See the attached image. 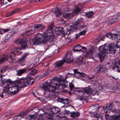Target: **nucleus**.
Wrapping results in <instances>:
<instances>
[{
	"label": "nucleus",
	"instance_id": "nucleus-64",
	"mask_svg": "<svg viewBox=\"0 0 120 120\" xmlns=\"http://www.w3.org/2000/svg\"><path fill=\"white\" fill-rule=\"evenodd\" d=\"M37 120H45L42 117H39L38 118Z\"/></svg>",
	"mask_w": 120,
	"mask_h": 120
},
{
	"label": "nucleus",
	"instance_id": "nucleus-8",
	"mask_svg": "<svg viewBox=\"0 0 120 120\" xmlns=\"http://www.w3.org/2000/svg\"><path fill=\"white\" fill-rule=\"evenodd\" d=\"M79 24L77 23L76 24V22H75L73 25L71 26L70 27V30H68L65 33V36L68 38L70 34V31L72 32H74L76 31L78 28H79V27L78 26Z\"/></svg>",
	"mask_w": 120,
	"mask_h": 120
},
{
	"label": "nucleus",
	"instance_id": "nucleus-60",
	"mask_svg": "<svg viewBox=\"0 0 120 120\" xmlns=\"http://www.w3.org/2000/svg\"><path fill=\"white\" fill-rule=\"evenodd\" d=\"M4 29H1L0 30V34H3L4 33Z\"/></svg>",
	"mask_w": 120,
	"mask_h": 120
},
{
	"label": "nucleus",
	"instance_id": "nucleus-32",
	"mask_svg": "<svg viewBox=\"0 0 120 120\" xmlns=\"http://www.w3.org/2000/svg\"><path fill=\"white\" fill-rule=\"evenodd\" d=\"M35 32V30H31L28 31L26 32L24 34V36L27 35L32 34Z\"/></svg>",
	"mask_w": 120,
	"mask_h": 120
},
{
	"label": "nucleus",
	"instance_id": "nucleus-61",
	"mask_svg": "<svg viewBox=\"0 0 120 120\" xmlns=\"http://www.w3.org/2000/svg\"><path fill=\"white\" fill-rule=\"evenodd\" d=\"M116 31L119 34H120V27H119L116 30Z\"/></svg>",
	"mask_w": 120,
	"mask_h": 120
},
{
	"label": "nucleus",
	"instance_id": "nucleus-50",
	"mask_svg": "<svg viewBox=\"0 0 120 120\" xmlns=\"http://www.w3.org/2000/svg\"><path fill=\"white\" fill-rule=\"evenodd\" d=\"M115 45L116 46V47L117 48H120V39L118 40L116 42V44Z\"/></svg>",
	"mask_w": 120,
	"mask_h": 120
},
{
	"label": "nucleus",
	"instance_id": "nucleus-26",
	"mask_svg": "<svg viewBox=\"0 0 120 120\" xmlns=\"http://www.w3.org/2000/svg\"><path fill=\"white\" fill-rule=\"evenodd\" d=\"M77 62L79 64H81L82 63H85L86 60L83 57L80 56L77 58Z\"/></svg>",
	"mask_w": 120,
	"mask_h": 120
},
{
	"label": "nucleus",
	"instance_id": "nucleus-52",
	"mask_svg": "<svg viewBox=\"0 0 120 120\" xmlns=\"http://www.w3.org/2000/svg\"><path fill=\"white\" fill-rule=\"evenodd\" d=\"M106 64V66L108 67V68H110L112 65V63L111 62H108Z\"/></svg>",
	"mask_w": 120,
	"mask_h": 120
},
{
	"label": "nucleus",
	"instance_id": "nucleus-7",
	"mask_svg": "<svg viewBox=\"0 0 120 120\" xmlns=\"http://www.w3.org/2000/svg\"><path fill=\"white\" fill-rule=\"evenodd\" d=\"M112 112L114 114L112 115V120H120V110L115 108L112 109Z\"/></svg>",
	"mask_w": 120,
	"mask_h": 120
},
{
	"label": "nucleus",
	"instance_id": "nucleus-9",
	"mask_svg": "<svg viewBox=\"0 0 120 120\" xmlns=\"http://www.w3.org/2000/svg\"><path fill=\"white\" fill-rule=\"evenodd\" d=\"M15 42L16 45L20 44L21 48L23 49H24L26 47L27 41L25 39H19L15 41Z\"/></svg>",
	"mask_w": 120,
	"mask_h": 120
},
{
	"label": "nucleus",
	"instance_id": "nucleus-24",
	"mask_svg": "<svg viewBox=\"0 0 120 120\" xmlns=\"http://www.w3.org/2000/svg\"><path fill=\"white\" fill-rule=\"evenodd\" d=\"M45 26L42 24H36L34 25V29L39 30H41L44 28Z\"/></svg>",
	"mask_w": 120,
	"mask_h": 120
},
{
	"label": "nucleus",
	"instance_id": "nucleus-55",
	"mask_svg": "<svg viewBox=\"0 0 120 120\" xmlns=\"http://www.w3.org/2000/svg\"><path fill=\"white\" fill-rule=\"evenodd\" d=\"M28 52H26L24 53L21 58L25 59L26 56L28 55Z\"/></svg>",
	"mask_w": 120,
	"mask_h": 120
},
{
	"label": "nucleus",
	"instance_id": "nucleus-36",
	"mask_svg": "<svg viewBox=\"0 0 120 120\" xmlns=\"http://www.w3.org/2000/svg\"><path fill=\"white\" fill-rule=\"evenodd\" d=\"M79 115V113L77 112H72L70 115L71 117L75 118V117H78Z\"/></svg>",
	"mask_w": 120,
	"mask_h": 120
},
{
	"label": "nucleus",
	"instance_id": "nucleus-49",
	"mask_svg": "<svg viewBox=\"0 0 120 120\" xmlns=\"http://www.w3.org/2000/svg\"><path fill=\"white\" fill-rule=\"evenodd\" d=\"M53 117V116L52 113L49 115L48 116V120H52Z\"/></svg>",
	"mask_w": 120,
	"mask_h": 120
},
{
	"label": "nucleus",
	"instance_id": "nucleus-12",
	"mask_svg": "<svg viewBox=\"0 0 120 120\" xmlns=\"http://www.w3.org/2000/svg\"><path fill=\"white\" fill-rule=\"evenodd\" d=\"M116 47V46L115 45H113L112 44L109 45L107 48V51L106 52L107 54L110 53H114L115 52Z\"/></svg>",
	"mask_w": 120,
	"mask_h": 120
},
{
	"label": "nucleus",
	"instance_id": "nucleus-21",
	"mask_svg": "<svg viewBox=\"0 0 120 120\" xmlns=\"http://www.w3.org/2000/svg\"><path fill=\"white\" fill-rule=\"evenodd\" d=\"M54 30L56 34H57L60 35L62 34L64 31L62 27H56L55 28Z\"/></svg>",
	"mask_w": 120,
	"mask_h": 120
},
{
	"label": "nucleus",
	"instance_id": "nucleus-59",
	"mask_svg": "<svg viewBox=\"0 0 120 120\" xmlns=\"http://www.w3.org/2000/svg\"><path fill=\"white\" fill-rule=\"evenodd\" d=\"M94 14L93 13V11H90L87 14V13L86 14V15H93V14Z\"/></svg>",
	"mask_w": 120,
	"mask_h": 120
},
{
	"label": "nucleus",
	"instance_id": "nucleus-22",
	"mask_svg": "<svg viewBox=\"0 0 120 120\" xmlns=\"http://www.w3.org/2000/svg\"><path fill=\"white\" fill-rule=\"evenodd\" d=\"M112 106L111 104L107 105L103 107L104 111L106 112H109L112 110Z\"/></svg>",
	"mask_w": 120,
	"mask_h": 120
},
{
	"label": "nucleus",
	"instance_id": "nucleus-29",
	"mask_svg": "<svg viewBox=\"0 0 120 120\" xmlns=\"http://www.w3.org/2000/svg\"><path fill=\"white\" fill-rule=\"evenodd\" d=\"M27 68H25L19 70L17 72V75L20 76L24 73L26 71Z\"/></svg>",
	"mask_w": 120,
	"mask_h": 120
},
{
	"label": "nucleus",
	"instance_id": "nucleus-4",
	"mask_svg": "<svg viewBox=\"0 0 120 120\" xmlns=\"http://www.w3.org/2000/svg\"><path fill=\"white\" fill-rule=\"evenodd\" d=\"M11 55H4L0 58V64L4 62L6 60H8L9 63H13L15 61V59L11 57L13 55H18L20 54L22 52L21 49L19 48H14L11 50Z\"/></svg>",
	"mask_w": 120,
	"mask_h": 120
},
{
	"label": "nucleus",
	"instance_id": "nucleus-6",
	"mask_svg": "<svg viewBox=\"0 0 120 120\" xmlns=\"http://www.w3.org/2000/svg\"><path fill=\"white\" fill-rule=\"evenodd\" d=\"M107 48V46H106V44H105L104 45H102L99 47V50L100 52L98 54V55L101 59H102L106 56L107 53L106 52L107 51L106 50Z\"/></svg>",
	"mask_w": 120,
	"mask_h": 120
},
{
	"label": "nucleus",
	"instance_id": "nucleus-42",
	"mask_svg": "<svg viewBox=\"0 0 120 120\" xmlns=\"http://www.w3.org/2000/svg\"><path fill=\"white\" fill-rule=\"evenodd\" d=\"M7 69V68L6 67L4 66L0 70V74L5 72Z\"/></svg>",
	"mask_w": 120,
	"mask_h": 120
},
{
	"label": "nucleus",
	"instance_id": "nucleus-3",
	"mask_svg": "<svg viewBox=\"0 0 120 120\" xmlns=\"http://www.w3.org/2000/svg\"><path fill=\"white\" fill-rule=\"evenodd\" d=\"M54 38L52 34L44 36L42 34L38 33L36 35L35 38L30 40L29 42L32 45H37L46 42L49 43L53 41Z\"/></svg>",
	"mask_w": 120,
	"mask_h": 120
},
{
	"label": "nucleus",
	"instance_id": "nucleus-51",
	"mask_svg": "<svg viewBox=\"0 0 120 120\" xmlns=\"http://www.w3.org/2000/svg\"><path fill=\"white\" fill-rule=\"evenodd\" d=\"M34 67L33 64H32L29 66L27 68V69L28 71H30V70L32 69Z\"/></svg>",
	"mask_w": 120,
	"mask_h": 120
},
{
	"label": "nucleus",
	"instance_id": "nucleus-10",
	"mask_svg": "<svg viewBox=\"0 0 120 120\" xmlns=\"http://www.w3.org/2000/svg\"><path fill=\"white\" fill-rule=\"evenodd\" d=\"M73 59L71 53L69 52H67L66 55L64 58L63 60L64 61V62L70 63L72 62Z\"/></svg>",
	"mask_w": 120,
	"mask_h": 120
},
{
	"label": "nucleus",
	"instance_id": "nucleus-30",
	"mask_svg": "<svg viewBox=\"0 0 120 120\" xmlns=\"http://www.w3.org/2000/svg\"><path fill=\"white\" fill-rule=\"evenodd\" d=\"M100 71L101 72L106 73L108 71V69L105 66L103 65L100 66Z\"/></svg>",
	"mask_w": 120,
	"mask_h": 120
},
{
	"label": "nucleus",
	"instance_id": "nucleus-46",
	"mask_svg": "<svg viewBox=\"0 0 120 120\" xmlns=\"http://www.w3.org/2000/svg\"><path fill=\"white\" fill-rule=\"evenodd\" d=\"M91 108H94V109H95L98 110L99 109L100 107H99V106L98 104H96L94 105H92L90 106Z\"/></svg>",
	"mask_w": 120,
	"mask_h": 120
},
{
	"label": "nucleus",
	"instance_id": "nucleus-43",
	"mask_svg": "<svg viewBox=\"0 0 120 120\" xmlns=\"http://www.w3.org/2000/svg\"><path fill=\"white\" fill-rule=\"evenodd\" d=\"M19 10V9H17L12 11L10 12L9 13V15H12L13 14H15V13L18 12Z\"/></svg>",
	"mask_w": 120,
	"mask_h": 120
},
{
	"label": "nucleus",
	"instance_id": "nucleus-15",
	"mask_svg": "<svg viewBox=\"0 0 120 120\" xmlns=\"http://www.w3.org/2000/svg\"><path fill=\"white\" fill-rule=\"evenodd\" d=\"M106 36L108 38L113 40H117L119 36L118 34H114L112 33H109L106 34Z\"/></svg>",
	"mask_w": 120,
	"mask_h": 120
},
{
	"label": "nucleus",
	"instance_id": "nucleus-33",
	"mask_svg": "<svg viewBox=\"0 0 120 120\" xmlns=\"http://www.w3.org/2000/svg\"><path fill=\"white\" fill-rule=\"evenodd\" d=\"M53 53L55 54L57 53L59 51V48L56 45H54L52 47Z\"/></svg>",
	"mask_w": 120,
	"mask_h": 120
},
{
	"label": "nucleus",
	"instance_id": "nucleus-13",
	"mask_svg": "<svg viewBox=\"0 0 120 120\" xmlns=\"http://www.w3.org/2000/svg\"><path fill=\"white\" fill-rule=\"evenodd\" d=\"M64 63V61L63 60L56 62L54 70L55 71H57L60 70V68H61L62 66Z\"/></svg>",
	"mask_w": 120,
	"mask_h": 120
},
{
	"label": "nucleus",
	"instance_id": "nucleus-25",
	"mask_svg": "<svg viewBox=\"0 0 120 120\" xmlns=\"http://www.w3.org/2000/svg\"><path fill=\"white\" fill-rule=\"evenodd\" d=\"M118 63H116L112 68L113 70H115L116 69H117V71L118 72H120V60L118 61Z\"/></svg>",
	"mask_w": 120,
	"mask_h": 120
},
{
	"label": "nucleus",
	"instance_id": "nucleus-31",
	"mask_svg": "<svg viewBox=\"0 0 120 120\" xmlns=\"http://www.w3.org/2000/svg\"><path fill=\"white\" fill-rule=\"evenodd\" d=\"M70 88L71 90L72 91L73 90L74 91H76L75 90H77V89H78L80 88H75L74 87V85L72 83H70L69 85Z\"/></svg>",
	"mask_w": 120,
	"mask_h": 120
},
{
	"label": "nucleus",
	"instance_id": "nucleus-40",
	"mask_svg": "<svg viewBox=\"0 0 120 120\" xmlns=\"http://www.w3.org/2000/svg\"><path fill=\"white\" fill-rule=\"evenodd\" d=\"M64 117V116L60 115H58L57 117L55 118L53 120H62V118H63Z\"/></svg>",
	"mask_w": 120,
	"mask_h": 120
},
{
	"label": "nucleus",
	"instance_id": "nucleus-28",
	"mask_svg": "<svg viewBox=\"0 0 120 120\" xmlns=\"http://www.w3.org/2000/svg\"><path fill=\"white\" fill-rule=\"evenodd\" d=\"M104 37V36L103 34L101 35L98 39H96L95 40L94 42L95 44H98L100 42V40L104 41V40L103 39Z\"/></svg>",
	"mask_w": 120,
	"mask_h": 120
},
{
	"label": "nucleus",
	"instance_id": "nucleus-17",
	"mask_svg": "<svg viewBox=\"0 0 120 120\" xmlns=\"http://www.w3.org/2000/svg\"><path fill=\"white\" fill-rule=\"evenodd\" d=\"M81 90H78L77 89V90H75L76 91H77L79 94V99L80 100H82L85 97H86V96L85 95V93L84 91L82 90V88Z\"/></svg>",
	"mask_w": 120,
	"mask_h": 120
},
{
	"label": "nucleus",
	"instance_id": "nucleus-58",
	"mask_svg": "<svg viewBox=\"0 0 120 120\" xmlns=\"http://www.w3.org/2000/svg\"><path fill=\"white\" fill-rule=\"evenodd\" d=\"M79 34H77L75 35V37H74V39H77L79 37L80 35Z\"/></svg>",
	"mask_w": 120,
	"mask_h": 120
},
{
	"label": "nucleus",
	"instance_id": "nucleus-57",
	"mask_svg": "<svg viewBox=\"0 0 120 120\" xmlns=\"http://www.w3.org/2000/svg\"><path fill=\"white\" fill-rule=\"evenodd\" d=\"M9 33H10L11 34V36L12 35L14 34L15 33V32L14 30H12Z\"/></svg>",
	"mask_w": 120,
	"mask_h": 120
},
{
	"label": "nucleus",
	"instance_id": "nucleus-35",
	"mask_svg": "<svg viewBox=\"0 0 120 120\" xmlns=\"http://www.w3.org/2000/svg\"><path fill=\"white\" fill-rule=\"evenodd\" d=\"M80 9L78 7H76L75 9L72 12L73 15H75V14H78L80 12Z\"/></svg>",
	"mask_w": 120,
	"mask_h": 120
},
{
	"label": "nucleus",
	"instance_id": "nucleus-2",
	"mask_svg": "<svg viewBox=\"0 0 120 120\" xmlns=\"http://www.w3.org/2000/svg\"><path fill=\"white\" fill-rule=\"evenodd\" d=\"M34 78L29 75H27L24 80H17L14 83L11 84L10 80L4 81L3 83L8 87V90L11 94L14 95L18 91L19 88H22L24 86H27L28 85H31L34 82Z\"/></svg>",
	"mask_w": 120,
	"mask_h": 120
},
{
	"label": "nucleus",
	"instance_id": "nucleus-5",
	"mask_svg": "<svg viewBox=\"0 0 120 120\" xmlns=\"http://www.w3.org/2000/svg\"><path fill=\"white\" fill-rule=\"evenodd\" d=\"M86 50V48L85 47L79 45L75 46L73 49V50L75 52L81 51L84 52L83 54L86 57H92L93 52V51L90 50L89 51L87 52Z\"/></svg>",
	"mask_w": 120,
	"mask_h": 120
},
{
	"label": "nucleus",
	"instance_id": "nucleus-41",
	"mask_svg": "<svg viewBox=\"0 0 120 120\" xmlns=\"http://www.w3.org/2000/svg\"><path fill=\"white\" fill-rule=\"evenodd\" d=\"M106 120H112V115L110 116L107 114L105 115Z\"/></svg>",
	"mask_w": 120,
	"mask_h": 120
},
{
	"label": "nucleus",
	"instance_id": "nucleus-39",
	"mask_svg": "<svg viewBox=\"0 0 120 120\" xmlns=\"http://www.w3.org/2000/svg\"><path fill=\"white\" fill-rule=\"evenodd\" d=\"M11 34L10 33H8L6 36L4 40V42H7L11 38Z\"/></svg>",
	"mask_w": 120,
	"mask_h": 120
},
{
	"label": "nucleus",
	"instance_id": "nucleus-62",
	"mask_svg": "<svg viewBox=\"0 0 120 120\" xmlns=\"http://www.w3.org/2000/svg\"><path fill=\"white\" fill-rule=\"evenodd\" d=\"M47 65H49V63H46L44 65H43V66H44L45 67H46L47 66Z\"/></svg>",
	"mask_w": 120,
	"mask_h": 120
},
{
	"label": "nucleus",
	"instance_id": "nucleus-56",
	"mask_svg": "<svg viewBox=\"0 0 120 120\" xmlns=\"http://www.w3.org/2000/svg\"><path fill=\"white\" fill-rule=\"evenodd\" d=\"M86 31L85 30H83L79 33L80 35H84L85 34Z\"/></svg>",
	"mask_w": 120,
	"mask_h": 120
},
{
	"label": "nucleus",
	"instance_id": "nucleus-37",
	"mask_svg": "<svg viewBox=\"0 0 120 120\" xmlns=\"http://www.w3.org/2000/svg\"><path fill=\"white\" fill-rule=\"evenodd\" d=\"M19 62L21 66H23L25 65V59L21 58L19 60Z\"/></svg>",
	"mask_w": 120,
	"mask_h": 120
},
{
	"label": "nucleus",
	"instance_id": "nucleus-16",
	"mask_svg": "<svg viewBox=\"0 0 120 120\" xmlns=\"http://www.w3.org/2000/svg\"><path fill=\"white\" fill-rule=\"evenodd\" d=\"M68 100V98L64 99L59 97L57 99V101L61 102L64 104L65 106H64L65 107H67L69 104Z\"/></svg>",
	"mask_w": 120,
	"mask_h": 120
},
{
	"label": "nucleus",
	"instance_id": "nucleus-45",
	"mask_svg": "<svg viewBox=\"0 0 120 120\" xmlns=\"http://www.w3.org/2000/svg\"><path fill=\"white\" fill-rule=\"evenodd\" d=\"M37 72V70L36 69H32L30 72V74L32 75L35 74Z\"/></svg>",
	"mask_w": 120,
	"mask_h": 120
},
{
	"label": "nucleus",
	"instance_id": "nucleus-63",
	"mask_svg": "<svg viewBox=\"0 0 120 120\" xmlns=\"http://www.w3.org/2000/svg\"><path fill=\"white\" fill-rule=\"evenodd\" d=\"M53 24L52 23H51L50 25H48V27H51L52 28V27H53Z\"/></svg>",
	"mask_w": 120,
	"mask_h": 120
},
{
	"label": "nucleus",
	"instance_id": "nucleus-1",
	"mask_svg": "<svg viewBox=\"0 0 120 120\" xmlns=\"http://www.w3.org/2000/svg\"><path fill=\"white\" fill-rule=\"evenodd\" d=\"M64 79L62 76L59 78L54 77L50 80V83L48 82H46L40 86V88L42 90H47L50 93V97L53 98L57 97L59 93L56 91V90L59 89L60 86L64 88L68 85V82L67 81L64 80Z\"/></svg>",
	"mask_w": 120,
	"mask_h": 120
},
{
	"label": "nucleus",
	"instance_id": "nucleus-23",
	"mask_svg": "<svg viewBox=\"0 0 120 120\" xmlns=\"http://www.w3.org/2000/svg\"><path fill=\"white\" fill-rule=\"evenodd\" d=\"M34 110V111L35 112V113H37L38 112V111H39L40 112H41L42 111H43V113H41V114H46L47 113V112H44V110H39L38 108L37 107H36L34 108L33 109H27L26 111L27 112H30L31 111V110Z\"/></svg>",
	"mask_w": 120,
	"mask_h": 120
},
{
	"label": "nucleus",
	"instance_id": "nucleus-44",
	"mask_svg": "<svg viewBox=\"0 0 120 120\" xmlns=\"http://www.w3.org/2000/svg\"><path fill=\"white\" fill-rule=\"evenodd\" d=\"M26 111H23L20 113L19 115H18L17 116V117L18 116H21V117H23L24 116H25L26 115V112H27L26 111Z\"/></svg>",
	"mask_w": 120,
	"mask_h": 120
},
{
	"label": "nucleus",
	"instance_id": "nucleus-34",
	"mask_svg": "<svg viewBox=\"0 0 120 120\" xmlns=\"http://www.w3.org/2000/svg\"><path fill=\"white\" fill-rule=\"evenodd\" d=\"M94 118H97V120H102L103 117L102 116L100 115L99 114L96 113L94 115Z\"/></svg>",
	"mask_w": 120,
	"mask_h": 120
},
{
	"label": "nucleus",
	"instance_id": "nucleus-38",
	"mask_svg": "<svg viewBox=\"0 0 120 120\" xmlns=\"http://www.w3.org/2000/svg\"><path fill=\"white\" fill-rule=\"evenodd\" d=\"M93 71L95 73H99L101 72L100 71V66H98Z\"/></svg>",
	"mask_w": 120,
	"mask_h": 120
},
{
	"label": "nucleus",
	"instance_id": "nucleus-19",
	"mask_svg": "<svg viewBox=\"0 0 120 120\" xmlns=\"http://www.w3.org/2000/svg\"><path fill=\"white\" fill-rule=\"evenodd\" d=\"M82 90L84 91L85 94L86 93L90 95L93 93L94 90L88 87L82 88Z\"/></svg>",
	"mask_w": 120,
	"mask_h": 120
},
{
	"label": "nucleus",
	"instance_id": "nucleus-20",
	"mask_svg": "<svg viewBox=\"0 0 120 120\" xmlns=\"http://www.w3.org/2000/svg\"><path fill=\"white\" fill-rule=\"evenodd\" d=\"M49 110L53 113L56 114L60 111V109L58 107L53 106L50 108Z\"/></svg>",
	"mask_w": 120,
	"mask_h": 120
},
{
	"label": "nucleus",
	"instance_id": "nucleus-14",
	"mask_svg": "<svg viewBox=\"0 0 120 120\" xmlns=\"http://www.w3.org/2000/svg\"><path fill=\"white\" fill-rule=\"evenodd\" d=\"M66 12V11H64L63 13V15H69L68 13L65 12ZM49 14H56V15H62V14L61 13L60 11L57 8L53 9L52 11Z\"/></svg>",
	"mask_w": 120,
	"mask_h": 120
},
{
	"label": "nucleus",
	"instance_id": "nucleus-48",
	"mask_svg": "<svg viewBox=\"0 0 120 120\" xmlns=\"http://www.w3.org/2000/svg\"><path fill=\"white\" fill-rule=\"evenodd\" d=\"M88 28V26L86 25L81 26H80V27H79V28L81 29H82L84 30H85L86 31Z\"/></svg>",
	"mask_w": 120,
	"mask_h": 120
},
{
	"label": "nucleus",
	"instance_id": "nucleus-11",
	"mask_svg": "<svg viewBox=\"0 0 120 120\" xmlns=\"http://www.w3.org/2000/svg\"><path fill=\"white\" fill-rule=\"evenodd\" d=\"M4 81H2L1 83L4 87L3 91L0 94V96L1 97H3L4 96H7L9 94H11L10 92L8 90V87L6 85L3 83Z\"/></svg>",
	"mask_w": 120,
	"mask_h": 120
},
{
	"label": "nucleus",
	"instance_id": "nucleus-18",
	"mask_svg": "<svg viewBox=\"0 0 120 120\" xmlns=\"http://www.w3.org/2000/svg\"><path fill=\"white\" fill-rule=\"evenodd\" d=\"M74 72L75 77L77 78H79L81 77H84L86 76L85 74L78 71L76 69L74 70Z\"/></svg>",
	"mask_w": 120,
	"mask_h": 120
},
{
	"label": "nucleus",
	"instance_id": "nucleus-53",
	"mask_svg": "<svg viewBox=\"0 0 120 120\" xmlns=\"http://www.w3.org/2000/svg\"><path fill=\"white\" fill-rule=\"evenodd\" d=\"M52 28L51 27H48V28L47 29V30H46V32H47V33H51V32L52 31Z\"/></svg>",
	"mask_w": 120,
	"mask_h": 120
},
{
	"label": "nucleus",
	"instance_id": "nucleus-27",
	"mask_svg": "<svg viewBox=\"0 0 120 120\" xmlns=\"http://www.w3.org/2000/svg\"><path fill=\"white\" fill-rule=\"evenodd\" d=\"M26 118L27 120H32L36 119L37 117L35 115H28Z\"/></svg>",
	"mask_w": 120,
	"mask_h": 120
},
{
	"label": "nucleus",
	"instance_id": "nucleus-54",
	"mask_svg": "<svg viewBox=\"0 0 120 120\" xmlns=\"http://www.w3.org/2000/svg\"><path fill=\"white\" fill-rule=\"evenodd\" d=\"M71 15H63V17L65 19L68 20L69 19L71 18Z\"/></svg>",
	"mask_w": 120,
	"mask_h": 120
},
{
	"label": "nucleus",
	"instance_id": "nucleus-47",
	"mask_svg": "<svg viewBox=\"0 0 120 120\" xmlns=\"http://www.w3.org/2000/svg\"><path fill=\"white\" fill-rule=\"evenodd\" d=\"M43 46L45 50H47L49 47V45L47 44L46 42L44 43Z\"/></svg>",
	"mask_w": 120,
	"mask_h": 120
}]
</instances>
